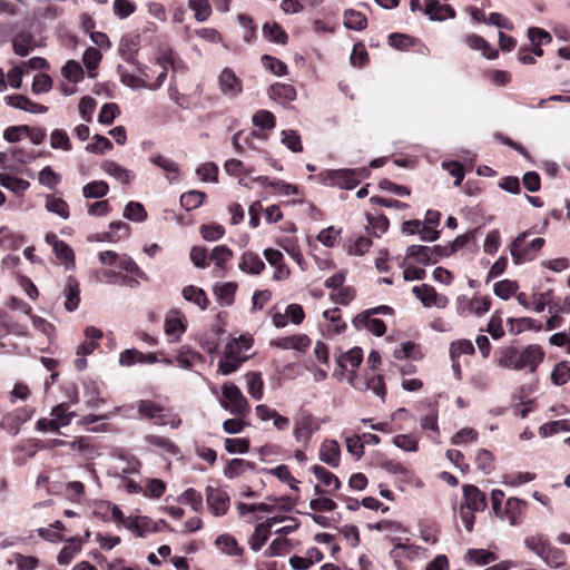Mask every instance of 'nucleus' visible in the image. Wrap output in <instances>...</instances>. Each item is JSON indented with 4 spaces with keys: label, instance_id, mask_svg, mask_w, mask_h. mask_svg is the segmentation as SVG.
<instances>
[{
    "label": "nucleus",
    "instance_id": "obj_1",
    "mask_svg": "<svg viewBox=\"0 0 570 570\" xmlns=\"http://www.w3.org/2000/svg\"><path fill=\"white\" fill-rule=\"evenodd\" d=\"M156 65L160 68V71L155 81L151 80L149 68L141 66L138 62L134 65L132 69H129L127 66L119 65L117 70L120 80L125 86H128L135 90L142 88L148 90H157L159 87H161L167 77L168 66L173 65L170 55L164 56L163 59H158Z\"/></svg>",
    "mask_w": 570,
    "mask_h": 570
},
{
    "label": "nucleus",
    "instance_id": "obj_2",
    "mask_svg": "<svg viewBox=\"0 0 570 570\" xmlns=\"http://www.w3.org/2000/svg\"><path fill=\"white\" fill-rule=\"evenodd\" d=\"M544 351L540 345L531 344L524 348L507 346L498 353V365L503 368L521 371L528 370L533 373L543 362Z\"/></svg>",
    "mask_w": 570,
    "mask_h": 570
},
{
    "label": "nucleus",
    "instance_id": "obj_3",
    "mask_svg": "<svg viewBox=\"0 0 570 570\" xmlns=\"http://www.w3.org/2000/svg\"><path fill=\"white\" fill-rule=\"evenodd\" d=\"M253 340L249 336L240 335L228 342L224 348V354L218 362V371L223 375H228L239 368L248 358L246 352L250 350Z\"/></svg>",
    "mask_w": 570,
    "mask_h": 570
},
{
    "label": "nucleus",
    "instance_id": "obj_4",
    "mask_svg": "<svg viewBox=\"0 0 570 570\" xmlns=\"http://www.w3.org/2000/svg\"><path fill=\"white\" fill-rule=\"evenodd\" d=\"M222 396L219 401L220 406L232 415L244 417L248 414L250 410L248 401L236 384L230 382L224 383L222 386Z\"/></svg>",
    "mask_w": 570,
    "mask_h": 570
},
{
    "label": "nucleus",
    "instance_id": "obj_5",
    "mask_svg": "<svg viewBox=\"0 0 570 570\" xmlns=\"http://www.w3.org/2000/svg\"><path fill=\"white\" fill-rule=\"evenodd\" d=\"M528 236V232L520 234L510 246V254L515 264H522L533 259L544 244V239L541 237L533 238L527 244L525 240Z\"/></svg>",
    "mask_w": 570,
    "mask_h": 570
},
{
    "label": "nucleus",
    "instance_id": "obj_6",
    "mask_svg": "<svg viewBox=\"0 0 570 570\" xmlns=\"http://www.w3.org/2000/svg\"><path fill=\"white\" fill-rule=\"evenodd\" d=\"M318 430L317 420L309 413H302L295 419L293 435L297 443L307 445L313 434Z\"/></svg>",
    "mask_w": 570,
    "mask_h": 570
},
{
    "label": "nucleus",
    "instance_id": "obj_7",
    "mask_svg": "<svg viewBox=\"0 0 570 570\" xmlns=\"http://www.w3.org/2000/svg\"><path fill=\"white\" fill-rule=\"evenodd\" d=\"M99 261L102 265L118 267L132 275H142L138 265L126 254H118L114 250L100 252Z\"/></svg>",
    "mask_w": 570,
    "mask_h": 570
},
{
    "label": "nucleus",
    "instance_id": "obj_8",
    "mask_svg": "<svg viewBox=\"0 0 570 570\" xmlns=\"http://www.w3.org/2000/svg\"><path fill=\"white\" fill-rule=\"evenodd\" d=\"M217 83L220 94L228 98H235L243 91L242 79L228 67L219 72Z\"/></svg>",
    "mask_w": 570,
    "mask_h": 570
},
{
    "label": "nucleus",
    "instance_id": "obj_9",
    "mask_svg": "<svg viewBox=\"0 0 570 570\" xmlns=\"http://www.w3.org/2000/svg\"><path fill=\"white\" fill-rule=\"evenodd\" d=\"M205 492L209 511L216 517L226 514L230 504L228 493L222 488L214 487H207Z\"/></svg>",
    "mask_w": 570,
    "mask_h": 570
},
{
    "label": "nucleus",
    "instance_id": "obj_10",
    "mask_svg": "<svg viewBox=\"0 0 570 570\" xmlns=\"http://www.w3.org/2000/svg\"><path fill=\"white\" fill-rule=\"evenodd\" d=\"M363 177L362 171L354 169H337L327 173L326 179L330 185L340 188L352 189L357 186Z\"/></svg>",
    "mask_w": 570,
    "mask_h": 570
},
{
    "label": "nucleus",
    "instance_id": "obj_11",
    "mask_svg": "<svg viewBox=\"0 0 570 570\" xmlns=\"http://www.w3.org/2000/svg\"><path fill=\"white\" fill-rule=\"evenodd\" d=\"M426 550L420 546L411 543H395L391 550V557L396 563L402 564L406 561H415L425 558Z\"/></svg>",
    "mask_w": 570,
    "mask_h": 570
},
{
    "label": "nucleus",
    "instance_id": "obj_12",
    "mask_svg": "<svg viewBox=\"0 0 570 570\" xmlns=\"http://www.w3.org/2000/svg\"><path fill=\"white\" fill-rule=\"evenodd\" d=\"M525 501L518 498H509L505 501L504 508L497 514L502 521H507L510 525L520 523L521 517L525 509Z\"/></svg>",
    "mask_w": 570,
    "mask_h": 570
},
{
    "label": "nucleus",
    "instance_id": "obj_13",
    "mask_svg": "<svg viewBox=\"0 0 570 570\" xmlns=\"http://www.w3.org/2000/svg\"><path fill=\"white\" fill-rule=\"evenodd\" d=\"M412 293L415 295L417 299L422 302L425 307L436 306L444 307L446 303V298L443 296H439L435 289L426 284H422L420 286H414L412 288Z\"/></svg>",
    "mask_w": 570,
    "mask_h": 570
},
{
    "label": "nucleus",
    "instance_id": "obj_14",
    "mask_svg": "<svg viewBox=\"0 0 570 570\" xmlns=\"http://www.w3.org/2000/svg\"><path fill=\"white\" fill-rule=\"evenodd\" d=\"M318 459L331 468H337L341 461L338 443L335 440H324L320 446Z\"/></svg>",
    "mask_w": 570,
    "mask_h": 570
},
{
    "label": "nucleus",
    "instance_id": "obj_15",
    "mask_svg": "<svg viewBox=\"0 0 570 570\" xmlns=\"http://www.w3.org/2000/svg\"><path fill=\"white\" fill-rule=\"evenodd\" d=\"M275 347L282 350H295L305 352L311 346V340L306 334H296L293 336L281 337L271 342Z\"/></svg>",
    "mask_w": 570,
    "mask_h": 570
},
{
    "label": "nucleus",
    "instance_id": "obj_16",
    "mask_svg": "<svg viewBox=\"0 0 570 570\" xmlns=\"http://www.w3.org/2000/svg\"><path fill=\"white\" fill-rule=\"evenodd\" d=\"M464 503L461 508H468L473 511H483L487 507L484 494L475 485L463 487Z\"/></svg>",
    "mask_w": 570,
    "mask_h": 570
},
{
    "label": "nucleus",
    "instance_id": "obj_17",
    "mask_svg": "<svg viewBox=\"0 0 570 570\" xmlns=\"http://www.w3.org/2000/svg\"><path fill=\"white\" fill-rule=\"evenodd\" d=\"M4 100L10 107L31 114H45L48 110L46 106L36 104L22 95L7 96Z\"/></svg>",
    "mask_w": 570,
    "mask_h": 570
},
{
    "label": "nucleus",
    "instance_id": "obj_18",
    "mask_svg": "<svg viewBox=\"0 0 570 570\" xmlns=\"http://www.w3.org/2000/svg\"><path fill=\"white\" fill-rule=\"evenodd\" d=\"M463 40L471 50L480 51L487 59H495L498 57V50L479 35H466Z\"/></svg>",
    "mask_w": 570,
    "mask_h": 570
},
{
    "label": "nucleus",
    "instance_id": "obj_19",
    "mask_svg": "<svg viewBox=\"0 0 570 570\" xmlns=\"http://www.w3.org/2000/svg\"><path fill=\"white\" fill-rule=\"evenodd\" d=\"M406 258L416 264L428 265L434 263V249L430 246L412 245L406 249Z\"/></svg>",
    "mask_w": 570,
    "mask_h": 570
},
{
    "label": "nucleus",
    "instance_id": "obj_20",
    "mask_svg": "<svg viewBox=\"0 0 570 570\" xmlns=\"http://www.w3.org/2000/svg\"><path fill=\"white\" fill-rule=\"evenodd\" d=\"M45 208L47 212L59 216L63 220H67L70 216L68 203L53 194L45 196Z\"/></svg>",
    "mask_w": 570,
    "mask_h": 570
},
{
    "label": "nucleus",
    "instance_id": "obj_21",
    "mask_svg": "<svg viewBox=\"0 0 570 570\" xmlns=\"http://www.w3.org/2000/svg\"><path fill=\"white\" fill-rule=\"evenodd\" d=\"M424 12L431 20H444L446 18H454L455 16L452 7L449 4H440L435 0H425Z\"/></svg>",
    "mask_w": 570,
    "mask_h": 570
},
{
    "label": "nucleus",
    "instance_id": "obj_22",
    "mask_svg": "<svg viewBox=\"0 0 570 570\" xmlns=\"http://www.w3.org/2000/svg\"><path fill=\"white\" fill-rule=\"evenodd\" d=\"M63 293L66 309L69 312H73L80 303L79 283L75 278L68 277L66 281Z\"/></svg>",
    "mask_w": 570,
    "mask_h": 570
},
{
    "label": "nucleus",
    "instance_id": "obj_23",
    "mask_svg": "<svg viewBox=\"0 0 570 570\" xmlns=\"http://www.w3.org/2000/svg\"><path fill=\"white\" fill-rule=\"evenodd\" d=\"M101 169L109 176L114 177L121 184H129L130 180L134 178V174L122 167L121 165L117 164L114 160H106L101 164Z\"/></svg>",
    "mask_w": 570,
    "mask_h": 570
},
{
    "label": "nucleus",
    "instance_id": "obj_24",
    "mask_svg": "<svg viewBox=\"0 0 570 570\" xmlns=\"http://www.w3.org/2000/svg\"><path fill=\"white\" fill-rule=\"evenodd\" d=\"M145 442L150 449L157 450L161 454H178L177 446L168 439L160 435H147Z\"/></svg>",
    "mask_w": 570,
    "mask_h": 570
},
{
    "label": "nucleus",
    "instance_id": "obj_25",
    "mask_svg": "<svg viewBox=\"0 0 570 570\" xmlns=\"http://www.w3.org/2000/svg\"><path fill=\"white\" fill-rule=\"evenodd\" d=\"M265 264L264 262L258 257V255L247 252L242 255L240 262H239V269L253 274L258 275L264 269Z\"/></svg>",
    "mask_w": 570,
    "mask_h": 570
},
{
    "label": "nucleus",
    "instance_id": "obj_26",
    "mask_svg": "<svg viewBox=\"0 0 570 570\" xmlns=\"http://www.w3.org/2000/svg\"><path fill=\"white\" fill-rule=\"evenodd\" d=\"M523 543L527 549L535 553L540 559L550 547L548 538L540 533L525 537Z\"/></svg>",
    "mask_w": 570,
    "mask_h": 570
},
{
    "label": "nucleus",
    "instance_id": "obj_27",
    "mask_svg": "<svg viewBox=\"0 0 570 570\" xmlns=\"http://www.w3.org/2000/svg\"><path fill=\"white\" fill-rule=\"evenodd\" d=\"M356 323L358 326L365 328L376 336H382L386 332V326L382 320L373 318L368 314H360L356 317Z\"/></svg>",
    "mask_w": 570,
    "mask_h": 570
},
{
    "label": "nucleus",
    "instance_id": "obj_28",
    "mask_svg": "<svg viewBox=\"0 0 570 570\" xmlns=\"http://www.w3.org/2000/svg\"><path fill=\"white\" fill-rule=\"evenodd\" d=\"M67 542L69 544L65 546L57 557L58 563L62 566L69 564L75 556L80 552L82 539L73 537L68 539Z\"/></svg>",
    "mask_w": 570,
    "mask_h": 570
},
{
    "label": "nucleus",
    "instance_id": "obj_29",
    "mask_svg": "<svg viewBox=\"0 0 570 570\" xmlns=\"http://www.w3.org/2000/svg\"><path fill=\"white\" fill-rule=\"evenodd\" d=\"M185 332L183 318L179 312H170L165 320V333L177 340Z\"/></svg>",
    "mask_w": 570,
    "mask_h": 570
},
{
    "label": "nucleus",
    "instance_id": "obj_30",
    "mask_svg": "<svg viewBox=\"0 0 570 570\" xmlns=\"http://www.w3.org/2000/svg\"><path fill=\"white\" fill-rule=\"evenodd\" d=\"M490 306H491V302L488 297L475 296L468 301L466 306L460 307V313L463 315L473 313L478 316H481L490 309Z\"/></svg>",
    "mask_w": 570,
    "mask_h": 570
},
{
    "label": "nucleus",
    "instance_id": "obj_31",
    "mask_svg": "<svg viewBox=\"0 0 570 570\" xmlns=\"http://www.w3.org/2000/svg\"><path fill=\"white\" fill-rule=\"evenodd\" d=\"M247 393L255 400H262L264 395V382L262 374L249 372L246 374Z\"/></svg>",
    "mask_w": 570,
    "mask_h": 570
},
{
    "label": "nucleus",
    "instance_id": "obj_32",
    "mask_svg": "<svg viewBox=\"0 0 570 570\" xmlns=\"http://www.w3.org/2000/svg\"><path fill=\"white\" fill-rule=\"evenodd\" d=\"M313 473L317 480L330 488L328 493L337 491L341 487L338 478L321 465L313 466Z\"/></svg>",
    "mask_w": 570,
    "mask_h": 570
},
{
    "label": "nucleus",
    "instance_id": "obj_33",
    "mask_svg": "<svg viewBox=\"0 0 570 570\" xmlns=\"http://www.w3.org/2000/svg\"><path fill=\"white\" fill-rule=\"evenodd\" d=\"M0 184L16 195H22L30 187L28 180L6 174H0Z\"/></svg>",
    "mask_w": 570,
    "mask_h": 570
},
{
    "label": "nucleus",
    "instance_id": "obj_34",
    "mask_svg": "<svg viewBox=\"0 0 570 570\" xmlns=\"http://www.w3.org/2000/svg\"><path fill=\"white\" fill-rule=\"evenodd\" d=\"M137 410L140 415L148 419H155L156 421H160L164 415V409L159 404L148 400L138 401Z\"/></svg>",
    "mask_w": 570,
    "mask_h": 570
},
{
    "label": "nucleus",
    "instance_id": "obj_35",
    "mask_svg": "<svg viewBox=\"0 0 570 570\" xmlns=\"http://www.w3.org/2000/svg\"><path fill=\"white\" fill-rule=\"evenodd\" d=\"M344 26L351 30H363L367 26V19L362 12L348 9L344 12Z\"/></svg>",
    "mask_w": 570,
    "mask_h": 570
},
{
    "label": "nucleus",
    "instance_id": "obj_36",
    "mask_svg": "<svg viewBox=\"0 0 570 570\" xmlns=\"http://www.w3.org/2000/svg\"><path fill=\"white\" fill-rule=\"evenodd\" d=\"M108 191H109V186L104 180H94V181L86 184L82 187V196L88 199L102 198L108 194Z\"/></svg>",
    "mask_w": 570,
    "mask_h": 570
},
{
    "label": "nucleus",
    "instance_id": "obj_37",
    "mask_svg": "<svg viewBox=\"0 0 570 570\" xmlns=\"http://www.w3.org/2000/svg\"><path fill=\"white\" fill-rule=\"evenodd\" d=\"M38 181L41 186L56 190L61 183L60 174L56 173L50 166L43 167L38 174Z\"/></svg>",
    "mask_w": 570,
    "mask_h": 570
},
{
    "label": "nucleus",
    "instance_id": "obj_38",
    "mask_svg": "<svg viewBox=\"0 0 570 570\" xmlns=\"http://www.w3.org/2000/svg\"><path fill=\"white\" fill-rule=\"evenodd\" d=\"M183 296L186 301L191 302L199 306L202 309L207 308L208 299L205 292L202 288L189 285L184 287Z\"/></svg>",
    "mask_w": 570,
    "mask_h": 570
},
{
    "label": "nucleus",
    "instance_id": "obj_39",
    "mask_svg": "<svg viewBox=\"0 0 570 570\" xmlns=\"http://www.w3.org/2000/svg\"><path fill=\"white\" fill-rule=\"evenodd\" d=\"M362 360H363L362 348L353 347L352 350L342 354L340 356V358L337 360V362L342 368H347L348 366L351 368H356L361 364Z\"/></svg>",
    "mask_w": 570,
    "mask_h": 570
},
{
    "label": "nucleus",
    "instance_id": "obj_40",
    "mask_svg": "<svg viewBox=\"0 0 570 570\" xmlns=\"http://www.w3.org/2000/svg\"><path fill=\"white\" fill-rule=\"evenodd\" d=\"M13 51L20 57L28 56L35 48V40L29 35H19L12 41Z\"/></svg>",
    "mask_w": 570,
    "mask_h": 570
},
{
    "label": "nucleus",
    "instance_id": "obj_41",
    "mask_svg": "<svg viewBox=\"0 0 570 570\" xmlns=\"http://www.w3.org/2000/svg\"><path fill=\"white\" fill-rule=\"evenodd\" d=\"M323 315L330 321L326 330L328 334L336 335L345 330V323L341 318V312L338 308L325 311Z\"/></svg>",
    "mask_w": 570,
    "mask_h": 570
},
{
    "label": "nucleus",
    "instance_id": "obj_42",
    "mask_svg": "<svg viewBox=\"0 0 570 570\" xmlns=\"http://www.w3.org/2000/svg\"><path fill=\"white\" fill-rule=\"evenodd\" d=\"M341 234V228L328 226L318 233L317 240L326 247H334L338 244Z\"/></svg>",
    "mask_w": 570,
    "mask_h": 570
},
{
    "label": "nucleus",
    "instance_id": "obj_43",
    "mask_svg": "<svg viewBox=\"0 0 570 570\" xmlns=\"http://www.w3.org/2000/svg\"><path fill=\"white\" fill-rule=\"evenodd\" d=\"M519 289V285L515 281L510 279H503L500 282H497L493 286L494 294L500 297L501 299H509L514 294H517Z\"/></svg>",
    "mask_w": 570,
    "mask_h": 570
},
{
    "label": "nucleus",
    "instance_id": "obj_44",
    "mask_svg": "<svg viewBox=\"0 0 570 570\" xmlns=\"http://www.w3.org/2000/svg\"><path fill=\"white\" fill-rule=\"evenodd\" d=\"M151 163L167 173L169 179H175L179 175L178 164L165 156L157 155L151 158Z\"/></svg>",
    "mask_w": 570,
    "mask_h": 570
},
{
    "label": "nucleus",
    "instance_id": "obj_45",
    "mask_svg": "<svg viewBox=\"0 0 570 570\" xmlns=\"http://www.w3.org/2000/svg\"><path fill=\"white\" fill-rule=\"evenodd\" d=\"M264 36L272 42L285 45L287 42V35L277 23H265L263 27Z\"/></svg>",
    "mask_w": 570,
    "mask_h": 570
},
{
    "label": "nucleus",
    "instance_id": "obj_46",
    "mask_svg": "<svg viewBox=\"0 0 570 570\" xmlns=\"http://www.w3.org/2000/svg\"><path fill=\"white\" fill-rule=\"evenodd\" d=\"M97 342L86 340L78 346L77 355H81V357H77L75 360V366L78 371H82L87 367V360L85 356L91 354L97 348Z\"/></svg>",
    "mask_w": 570,
    "mask_h": 570
},
{
    "label": "nucleus",
    "instance_id": "obj_47",
    "mask_svg": "<svg viewBox=\"0 0 570 570\" xmlns=\"http://www.w3.org/2000/svg\"><path fill=\"white\" fill-rule=\"evenodd\" d=\"M252 120L254 126L264 130H272L276 125L275 116L265 109L256 111Z\"/></svg>",
    "mask_w": 570,
    "mask_h": 570
},
{
    "label": "nucleus",
    "instance_id": "obj_48",
    "mask_svg": "<svg viewBox=\"0 0 570 570\" xmlns=\"http://www.w3.org/2000/svg\"><path fill=\"white\" fill-rule=\"evenodd\" d=\"M178 502L181 504L190 505L191 509L196 512H198L203 507V498L199 492H197L195 489L189 488L185 490L179 497Z\"/></svg>",
    "mask_w": 570,
    "mask_h": 570
},
{
    "label": "nucleus",
    "instance_id": "obj_49",
    "mask_svg": "<svg viewBox=\"0 0 570 570\" xmlns=\"http://www.w3.org/2000/svg\"><path fill=\"white\" fill-rule=\"evenodd\" d=\"M61 72L62 76L71 82H79L83 79L85 76L82 67L78 61L75 60H68L62 67Z\"/></svg>",
    "mask_w": 570,
    "mask_h": 570
},
{
    "label": "nucleus",
    "instance_id": "obj_50",
    "mask_svg": "<svg viewBox=\"0 0 570 570\" xmlns=\"http://www.w3.org/2000/svg\"><path fill=\"white\" fill-rule=\"evenodd\" d=\"M570 380V364L567 361L559 362L551 372V381L560 386Z\"/></svg>",
    "mask_w": 570,
    "mask_h": 570
},
{
    "label": "nucleus",
    "instance_id": "obj_51",
    "mask_svg": "<svg viewBox=\"0 0 570 570\" xmlns=\"http://www.w3.org/2000/svg\"><path fill=\"white\" fill-rule=\"evenodd\" d=\"M205 197H206V195L203 191L190 190V191L184 193L180 196V204L187 210H191V209L199 207L204 203Z\"/></svg>",
    "mask_w": 570,
    "mask_h": 570
},
{
    "label": "nucleus",
    "instance_id": "obj_52",
    "mask_svg": "<svg viewBox=\"0 0 570 570\" xmlns=\"http://www.w3.org/2000/svg\"><path fill=\"white\" fill-rule=\"evenodd\" d=\"M216 546L229 556H240L243 550L238 547L237 541L227 534L219 535L216 539Z\"/></svg>",
    "mask_w": 570,
    "mask_h": 570
},
{
    "label": "nucleus",
    "instance_id": "obj_53",
    "mask_svg": "<svg viewBox=\"0 0 570 570\" xmlns=\"http://www.w3.org/2000/svg\"><path fill=\"white\" fill-rule=\"evenodd\" d=\"M188 6L194 11V17L197 21L207 20L212 13L208 0H189Z\"/></svg>",
    "mask_w": 570,
    "mask_h": 570
},
{
    "label": "nucleus",
    "instance_id": "obj_54",
    "mask_svg": "<svg viewBox=\"0 0 570 570\" xmlns=\"http://www.w3.org/2000/svg\"><path fill=\"white\" fill-rule=\"evenodd\" d=\"M271 531L265 528L263 524H258L250 539H249V547L253 551H259L261 548L266 543V541L269 538Z\"/></svg>",
    "mask_w": 570,
    "mask_h": 570
},
{
    "label": "nucleus",
    "instance_id": "obj_55",
    "mask_svg": "<svg viewBox=\"0 0 570 570\" xmlns=\"http://www.w3.org/2000/svg\"><path fill=\"white\" fill-rule=\"evenodd\" d=\"M271 96L285 101H293L296 98V90L292 85L275 83L271 87Z\"/></svg>",
    "mask_w": 570,
    "mask_h": 570
},
{
    "label": "nucleus",
    "instance_id": "obj_56",
    "mask_svg": "<svg viewBox=\"0 0 570 570\" xmlns=\"http://www.w3.org/2000/svg\"><path fill=\"white\" fill-rule=\"evenodd\" d=\"M50 146L53 149L71 150V142L67 132L62 129H55L50 135Z\"/></svg>",
    "mask_w": 570,
    "mask_h": 570
},
{
    "label": "nucleus",
    "instance_id": "obj_57",
    "mask_svg": "<svg viewBox=\"0 0 570 570\" xmlns=\"http://www.w3.org/2000/svg\"><path fill=\"white\" fill-rule=\"evenodd\" d=\"M392 443L404 451L416 452L419 450V440L413 435L399 434L392 439Z\"/></svg>",
    "mask_w": 570,
    "mask_h": 570
},
{
    "label": "nucleus",
    "instance_id": "obj_58",
    "mask_svg": "<svg viewBox=\"0 0 570 570\" xmlns=\"http://www.w3.org/2000/svg\"><path fill=\"white\" fill-rule=\"evenodd\" d=\"M233 258V252L226 245H219L213 248L210 259L219 268H224L225 264Z\"/></svg>",
    "mask_w": 570,
    "mask_h": 570
},
{
    "label": "nucleus",
    "instance_id": "obj_59",
    "mask_svg": "<svg viewBox=\"0 0 570 570\" xmlns=\"http://www.w3.org/2000/svg\"><path fill=\"white\" fill-rule=\"evenodd\" d=\"M50 416L57 424H59L60 429L67 426L75 414L69 412L65 404H59L51 410Z\"/></svg>",
    "mask_w": 570,
    "mask_h": 570
},
{
    "label": "nucleus",
    "instance_id": "obj_60",
    "mask_svg": "<svg viewBox=\"0 0 570 570\" xmlns=\"http://www.w3.org/2000/svg\"><path fill=\"white\" fill-rule=\"evenodd\" d=\"M196 174L199 176L200 180L206 183H217L218 180V167L215 163L208 161L200 165L196 169Z\"/></svg>",
    "mask_w": 570,
    "mask_h": 570
},
{
    "label": "nucleus",
    "instance_id": "obj_61",
    "mask_svg": "<svg viewBox=\"0 0 570 570\" xmlns=\"http://www.w3.org/2000/svg\"><path fill=\"white\" fill-rule=\"evenodd\" d=\"M53 252L56 256L65 264L66 266H72L75 262V256L72 249L61 240H56L53 243Z\"/></svg>",
    "mask_w": 570,
    "mask_h": 570
},
{
    "label": "nucleus",
    "instance_id": "obj_62",
    "mask_svg": "<svg viewBox=\"0 0 570 570\" xmlns=\"http://www.w3.org/2000/svg\"><path fill=\"white\" fill-rule=\"evenodd\" d=\"M124 216L134 222H142L147 217L144 206L137 202H129L124 210Z\"/></svg>",
    "mask_w": 570,
    "mask_h": 570
},
{
    "label": "nucleus",
    "instance_id": "obj_63",
    "mask_svg": "<svg viewBox=\"0 0 570 570\" xmlns=\"http://www.w3.org/2000/svg\"><path fill=\"white\" fill-rule=\"evenodd\" d=\"M569 432L570 431V421L568 420H558L550 423H547L540 428V434L544 438L551 436L558 432Z\"/></svg>",
    "mask_w": 570,
    "mask_h": 570
},
{
    "label": "nucleus",
    "instance_id": "obj_64",
    "mask_svg": "<svg viewBox=\"0 0 570 570\" xmlns=\"http://www.w3.org/2000/svg\"><path fill=\"white\" fill-rule=\"evenodd\" d=\"M550 568H561L566 563L564 552L559 549L549 547L547 552L541 558Z\"/></svg>",
    "mask_w": 570,
    "mask_h": 570
}]
</instances>
